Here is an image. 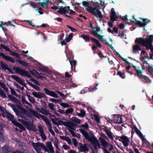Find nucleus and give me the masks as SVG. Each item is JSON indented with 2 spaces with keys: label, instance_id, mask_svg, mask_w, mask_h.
Returning <instances> with one entry per match:
<instances>
[{
  "label": "nucleus",
  "instance_id": "1",
  "mask_svg": "<svg viewBox=\"0 0 153 153\" xmlns=\"http://www.w3.org/2000/svg\"><path fill=\"white\" fill-rule=\"evenodd\" d=\"M82 4L84 7H88L86 9V10L90 13L97 17L98 16L100 18H102V17L101 12L98 9L97 6L94 7L89 6V3L88 1H83Z\"/></svg>",
  "mask_w": 153,
  "mask_h": 153
},
{
  "label": "nucleus",
  "instance_id": "2",
  "mask_svg": "<svg viewBox=\"0 0 153 153\" xmlns=\"http://www.w3.org/2000/svg\"><path fill=\"white\" fill-rule=\"evenodd\" d=\"M152 36L151 35H149L146 40L142 38H137L135 40V42L139 45H140V46H145L148 49L149 47L151 46L152 44L151 38L152 37Z\"/></svg>",
  "mask_w": 153,
  "mask_h": 153
},
{
  "label": "nucleus",
  "instance_id": "3",
  "mask_svg": "<svg viewBox=\"0 0 153 153\" xmlns=\"http://www.w3.org/2000/svg\"><path fill=\"white\" fill-rule=\"evenodd\" d=\"M79 131L82 134L86 140H88L91 142L93 146L94 149L96 150H97V146L96 144V142H95V136L92 134L90 135L88 133L82 129H79Z\"/></svg>",
  "mask_w": 153,
  "mask_h": 153
},
{
  "label": "nucleus",
  "instance_id": "4",
  "mask_svg": "<svg viewBox=\"0 0 153 153\" xmlns=\"http://www.w3.org/2000/svg\"><path fill=\"white\" fill-rule=\"evenodd\" d=\"M7 115L6 117L12 123L16 126L18 127L20 129L23 131L25 130V127L21 123L18 122L16 121L14 119V116L10 113L8 112H6Z\"/></svg>",
  "mask_w": 153,
  "mask_h": 153
},
{
  "label": "nucleus",
  "instance_id": "5",
  "mask_svg": "<svg viewBox=\"0 0 153 153\" xmlns=\"http://www.w3.org/2000/svg\"><path fill=\"white\" fill-rule=\"evenodd\" d=\"M13 69L15 71L16 73L19 74L21 76H25L28 78H30L31 77V76L28 72L25 71L24 69H21L18 67H13Z\"/></svg>",
  "mask_w": 153,
  "mask_h": 153
},
{
  "label": "nucleus",
  "instance_id": "6",
  "mask_svg": "<svg viewBox=\"0 0 153 153\" xmlns=\"http://www.w3.org/2000/svg\"><path fill=\"white\" fill-rule=\"evenodd\" d=\"M133 18L136 21L135 24L137 27H143L144 30H145V26L150 22V20L147 19H142L143 22L134 19V16H133Z\"/></svg>",
  "mask_w": 153,
  "mask_h": 153
},
{
  "label": "nucleus",
  "instance_id": "7",
  "mask_svg": "<svg viewBox=\"0 0 153 153\" xmlns=\"http://www.w3.org/2000/svg\"><path fill=\"white\" fill-rule=\"evenodd\" d=\"M33 146L35 150L38 152H39L41 150L40 148H39V147L43 149L45 152H48V149L46 146L42 143L39 142H37L36 143H33Z\"/></svg>",
  "mask_w": 153,
  "mask_h": 153
},
{
  "label": "nucleus",
  "instance_id": "8",
  "mask_svg": "<svg viewBox=\"0 0 153 153\" xmlns=\"http://www.w3.org/2000/svg\"><path fill=\"white\" fill-rule=\"evenodd\" d=\"M0 46L1 48L5 49L7 51L9 52V53H10V54L11 55L19 59H21V58L18 53H16L15 52L10 51V48L7 47L4 45L3 44L0 45Z\"/></svg>",
  "mask_w": 153,
  "mask_h": 153
},
{
  "label": "nucleus",
  "instance_id": "9",
  "mask_svg": "<svg viewBox=\"0 0 153 153\" xmlns=\"http://www.w3.org/2000/svg\"><path fill=\"white\" fill-rule=\"evenodd\" d=\"M99 140L104 148L105 147L108 148L110 147L109 148V150L111 151L113 149V146L112 145L109 143L108 142H107L105 139L103 138L102 137L99 138Z\"/></svg>",
  "mask_w": 153,
  "mask_h": 153
},
{
  "label": "nucleus",
  "instance_id": "10",
  "mask_svg": "<svg viewBox=\"0 0 153 153\" xmlns=\"http://www.w3.org/2000/svg\"><path fill=\"white\" fill-rule=\"evenodd\" d=\"M43 89L46 95L56 98H59V97L54 91H50L46 88H44Z\"/></svg>",
  "mask_w": 153,
  "mask_h": 153
},
{
  "label": "nucleus",
  "instance_id": "11",
  "mask_svg": "<svg viewBox=\"0 0 153 153\" xmlns=\"http://www.w3.org/2000/svg\"><path fill=\"white\" fill-rule=\"evenodd\" d=\"M30 111L33 115L37 118H39L40 117H41L45 122L48 120L46 117L44 116L39 114L36 111L30 110Z\"/></svg>",
  "mask_w": 153,
  "mask_h": 153
},
{
  "label": "nucleus",
  "instance_id": "12",
  "mask_svg": "<svg viewBox=\"0 0 153 153\" xmlns=\"http://www.w3.org/2000/svg\"><path fill=\"white\" fill-rule=\"evenodd\" d=\"M120 141L125 146L127 147L129 145V140L126 136H122L120 137Z\"/></svg>",
  "mask_w": 153,
  "mask_h": 153
},
{
  "label": "nucleus",
  "instance_id": "13",
  "mask_svg": "<svg viewBox=\"0 0 153 153\" xmlns=\"http://www.w3.org/2000/svg\"><path fill=\"white\" fill-rule=\"evenodd\" d=\"M79 150L81 152H88L89 149L87 146V144L86 143L82 144L81 143H79Z\"/></svg>",
  "mask_w": 153,
  "mask_h": 153
},
{
  "label": "nucleus",
  "instance_id": "14",
  "mask_svg": "<svg viewBox=\"0 0 153 153\" xmlns=\"http://www.w3.org/2000/svg\"><path fill=\"white\" fill-rule=\"evenodd\" d=\"M110 20L114 22L115 21H117V17L114 9L112 8L111 9V14L110 16Z\"/></svg>",
  "mask_w": 153,
  "mask_h": 153
},
{
  "label": "nucleus",
  "instance_id": "15",
  "mask_svg": "<svg viewBox=\"0 0 153 153\" xmlns=\"http://www.w3.org/2000/svg\"><path fill=\"white\" fill-rule=\"evenodd\" d=\"M29 71L32 74L33 76H35L36 77H37L38 78L40 79H45V77L41 76V75L39 74V73L38 72L35 70H33V71H32L31 70H29Z\"/></svg>",
  "mask_w": 153,
  "mask_h": 153
},
{
  "label": "nucleus",
  "instance_id": "16",
  "mask_svg": "<svg viewBox=\"0 0 153 153\" xmlns=\"http://www.w3.org/2000/svg\"><path fill=\"white\" fill-rule=\"evenodd\" d=\"M24 126L29 130H32L36 131V127L33 125L32 123L27 121Z\"/></svg>",
  "mask_w": 153,
  "mask_h": 153
},
{
  "label": "nucleus",
  "instance_id": "17",
  "mask_svg": "<svg viewBox=\"0 0 153 153\" xmlns=\"http://www.w3.org/2000/svg\"><path fill=\"white\" fill-rule=\"evenodd\" d=\"M137 76L141 79L142 81L144 83H148L150 81L149 78L146 76L142 75V72L139 75H138Z\"/></svg>",
  "mask_w": 153,
  "mask_h": 153
},
{
  "label": "nucleus",
  "instance_id": "18",
  "mask_svg": "<svg viewBox=\"0 0 153 153\" xmlns=\"http://www.w3.org/2000/svg\"><path fill=\"white\" fill-rule=\"evenodd\" d=\"M32 94L35 97L39 98L41 99L43 98H45L46 96L44 94L40 92H36L35 91L33 92H32Z\"/></svg>",
  "mask_w": 153,
  "mask_h": 153
},
{
  "label": "nucleus",
  "instance_id": "19",
  "mask_svg": "<svg viewBox=\"0 0 153 153\" xmlns=\"http://www.w3.org/2000/svg\"><path fill=\"white\" fill-rule=\"evenodd\" d=\"M15 113L18 117H20L25 120H27V117L24 114L23 110H21V111H20L18 110Z\"/></svg>",
  "mask_w": 153,
  "mask_h": 153
},
{
  "label": "nucleus",
  "instance_id": "20",
  "mask_svg": "<svg viewBox=\"0 0 153 153\" xmlns=\"http://www.w3.org/2000/svg\"><path fill=\"white\" fill-rule=\"evenodd\" d=\"M51 120L53 124L58 126L59 125H62L63 123H64V121L59 120L58 118L56 119L51 118Z\"/></svg>",
  "mask_w": 153,
  "mask_h": 153
},
{
  "label": "nucleus",
  "instance_id": "21",
  "mask_svg": "<svg viewBox=\"0 0 153 153\" xmlns=\"http://www.w3.org/2000/svg\"><path fill=\"white\" fill-rule=\"evenodd\" d=\"M46 146L48 149V153H54V150L51 141L46 142Z\"/></svg>",
  "mask_w": 153,
  "mask_h": 153
},
{
  "label": "nucleus",
  "instance_id": "22",
  "mask_svg": "<svg viewBox=\"0 0 153 153\" xmlns=\"http://www.w3.org/2000/svg\"><path fill=\"white\" fill-rule=\"evenodd\" d=\"M62 125L67 126L68 128V129H70L71 130H74V127L75 125L72 123L64 122V123H63Z\"/></svg>",
  "mask_w": 153,
  "mask_h": 153
},
{
  "label": "nucleus",
  "instance_id": "23",
  "mask_svg": "<svg viewBox=\"0 0 153 153\" xmlns=\"http://www.w3.org/2000/svg\"><path fill=\"white\" fill-rule=\"evenodd\" d=\"M0 56H2V58L9 61L11 62L14 63L15 62L14 60L11 58L7 56H6L4 53L0 52Z\"/></svg>",
  "mask_w": 153,
  "mask_h": 153
},
{
  "label": "nucleus",
  "instance_id": "24",
  "mask_svg": "<svg viewBox=\"0 0 153 153\" xmlns=\"http://www.w3.org/2000/svg\"><path fill=\"white\" fill-rule=\"evenodd\" d=\"M2 149L4 153H12V152L10 147L7 145H5L2 148Z\"/></svg>",
  "mask_w": 153,
  "mask_h": 153
},
{
  "label": "nucleus",
  "instance_id": "25",
  "mask_svg": "<svg viewBox=\"0 0 153 153\" xmlns=\"http://www.w3.org/2000/svg\"><path fill=\"white\" fill-rule=\"evenodd\" d=\"M134 127L136 132L137 134L141 138L142 140L143 141L144 140H146V138L144 137L143 134L138 129V128L135 126H134Z\"/></svg>",
  "mask_w": 153,
  "mask_h": 153
},
{
  "label": "nucleus",
  "instance_id": "26",
  "mask_svg": "<svg viewBox=\"0 0 153 153\" xmlns=\"http://www.w3.org/2000/svg\"><path fill=\"white\" fill-rule=\"evenodd\" d=\"M114 122L118 124H120L123 123V119L122 117L120 115H117L114 119Z\"/></svg>",
  "mask_w": 153,
  "mask_h": 153
},
{
  "label": "nucleus",
  "instance_id": "27",
  "mask_svg": "<svg viewBox=\"0 0 153 153\" xmlns=\"http://www.w3.org/2000/svg\"><path fill=\"white\" fill-rule=\"evenodd\" d=\"M58 9H59V10H58L57 12L60 14H65L68 13L67 9H66V7H64L63 8H62L61 7L59 6L58 7Z\"/></svg>",
  "mask_w": 153,
  "mask_h": 153
},
{
  "label": "nucleus",
  "instance_id": "28",
  "mask_svg": "<svg viewBox=\"0 0 153 153\" xmlns=\"http://www.w3.org/2000/svg\"><path fill=\"white\" fill-rule=\"evenodd\" d=\"M17 62H18V63L22 65V66L27 67L30 66V64L27 63L25 61L21 60L16 59Z\"/></svg>",
  "mask_w": 153,
  "mask_h": 153
},
{
  "label": "nucleus",
  "instance_id": "29",
  "mask_svg": "<svg viewBox=\"0 0 153 153\" xmlns=\"http://www.w3.org/2000/svg\"><path fill=\"white\" fill-rule=\"evenodd\" d=\"M3 130L2 126L0 124V141L1 142H3L4 140V137L2 132Z\"/></svg>",
  "mask_w": 153,
  "mask_h": 153
},
{
  "label": "nucleus",
  "instance_id": "30",
  "mask_svg": "<svg viewBox=\"0 0 153 153\" xmlns=\"http://www.w3.org/2000/svg\"><path fill=\"white\" fill-rule=\"evenodd\" d=\"M107 128V127H106L105 129V132L111 140H113L114 138L113 137V133L110 131L107 130L106 129Z\"/></svg>",
  "mask_w": 153,
  "mask_h": 153
},
{
  "label": "nucleus",
  "instance_id": "31",
  "mask_svg": "<svg viewBox=\"0 0 153 153\" xmlns=\"http://www.w3.org/2000/svg\"><path fill=\"white\" fill-rule=\"evenodd\" d=\"M11 77L20 84H21L23 82L22 80L17 76L12 75Z\"/></svg>",
  "mask_w": 153,
  "mask_h": 153
},
{
  "label": "nucleus",
  "instance_id": "32",
  "mask_svg": "<svg viewBox=\"0 0 153 153\" xmlns=\"http://www.w3.org/2000/svg\"><path fill=\"white\" fill-rule=\"evenodd\" d=\"M69 60L71 65V69H72L74 66V68L75 69L76 64V61L75 60H72L71 57L69 58Z\"/></svg>",
  "mask_w": 153,
  "mask_h": 153
},
{
  "label": "nucleus",
  "instance_id": "33",
  "mask_svg": "<svg viewBox=\"0 0 153 153\" xmlns=\"http://www.w3.org/2000/svg\"><path fill=\"white\" fill-rule=\"evenodd\" d=\"M90 39L91 41L94 42L96 43L98 47L99 48L102 47V45L98 40L93 37L91 38Z\"/></svg>",
  "mask_w": 153,
  "mask_h": 153
},
{
  "label": "nucleus",
  "instance_id": "34",
  "mask_svg": "<svg viewBox=\"0 0 153 153\" xmlns=\"http://www.w3.org/2000/svg\"><path fill=\"white\" fill-rule=\"evenodd\" d=\"M45 108H42V110L41 111V113L44 115H51V114L49 113V111L47 109H45Z\"/></svg>",
  "mask_w": 153,
  "mask_h": 153
},
{
  "label": "nucleus",
  "instance_id": "35",
  "mask_svg": "<svg viewBox=\"0 0 153 153\" xmlns=\"http://www.w3.org/2000/svg\"><path fill=\"white\" fill-rule=\"evenodd\" d=\"M26 81L27 82L29 85L33 87L37 91H39V88L38 86L33 84L30 82H28L27 80H26Z\"/></svg>",
  "mask_w": 153,
  "mask_h": 153
},
{
  "label": "nucleus",
  "instance_id": "36",
  "mask_svg": "<svg viewBox=\"0 0 153 153\" xmlns=\"http://www.w3.org/2000/svg\"><path fill=\"white\" fill-rule=\"evenodd\" d=\"M81 37L83 38L85 40V41L89 42L90 41V36L89 35H81Z\"/></svg>",
  "mask_w": 153,
  "mask_h": 153
},
{
  "label": "nucleus",
  "instance_id": "37",
  "mask_svg": "<svg viewBox=\"0 0 153 153\" xmlns=\"http://www.w3.org/2000/svg\"><path fill=\"white\" fill-rule=\"evenodd\" d=\"M71 120L75 123L79 124L81 123V120L75 117H73L71 118Z\"/></svg>",
  "mask_w": 153,
  "mask_h": 153
},
{
  "label": "nucleus",
  "instance_id": "38",
  "mask_svg": "<svg viewBox=\"0 0 153 153\" xmlns=\"http://www.w3.org/2000/svg\"><path fill=\"white\" fill-rule=\"evenodd\" d=\"M77 114L79 117H83L85 114V113L83 109H82L80 110V113H77Z\"/></svg>",
  "mask_w": 153,
  "mask_h": 153
},
{
  "label": "nucleus",
  "instance_id": "39",
  "mask_svg": "<svg viewBox=\"0 0 153 153\" xmlns=\"http://www.w3.org/2000/svg\"><path fill=\"white\" fill-rule=\"evenodd\" d=\"M19 108L21 110H23V112L25 115V114L27 116H30V114L29 112L25 108L21 107H20Z\"/></svg>",
  "mask_w": 153,
  "mask_h": 153
},
{
  "label": "nucleus",
  "instance_id": "40",
  "mask_svg": "<svg viewBox=\"0 0 153 153\" xmlns=\"http://www.w3.org/2000/svg\"><path fill=\"white\" fill-rule=\"evenodd\" d=\"M26 95L28 99V100L30 102H32L33 104L35 103V100L33 97L30 96L29 94H27Z\"/></svg>",
  "mask_w": 153,
  "mask_h": 153
},
{
  "label": "nucleus",
  "instance_id": "41",
  "mask_svg": "<svg viewBox=\"0 0 153 153\" xmlns=\"http://www.w3.org/2000/svg\"><path fill=\"white\" fill-rule=\"evenodd\" d=\"M98 85V83H97L95 85L94 87L91 86L88 89L89 91H93L97 90V86Z\"/></svg>",
  "mask_w": 153,
  "mask_h": 153
},
{
  "label": "nucleus",
  "instance_id": "42",
  "mask_svg": "<svg viewBox=\"0 0 153 153\" xmlns=\"http://www.w3.org/2000/svg\"><path fill=\"white\" fill-rule=\"evenodd\" d=\"M94 36L95 37L97 38L100 41H102L104 39V38H103V36L100 35L99 34H95L94 33Z\"/></svg>",
  "mask_w": 153,
  "mask_h": 153
},
{
  "label": "nucleus",
  "instance_id": "43",
  "mask_svg": "<svg viewBox=\"0 0 153 153\" xmlns=\"http://www.w3.org/2000/svg\"><path fill=\"white\" fill-rule=\"evenodd\" d=\"M0 86L6 92H7L9 91L8 88L4 84L2 83L0 81Z\"/></svg>",
  "mask_w": 153,
  "mask_h": 153
},
{
  "label": "nucleus",
  "instance_id": "44",
  "mask_svg": "<svg viewBox=\"0 0 153 153\" xmlns=\"http://www.w3.org/2000/svg\"><path fill=\"white\" fill-rule=\"evenodd\" d=\"M141 46L139 45L138 44H136L133 47V51H137L138 50H140L141 48H140Z\"/></svg>",
  "mask_w": 153,
  "mask_h": 153
},
{
  "label": "nucleus",
  "instance_id": "45",
  "mask_svg": "<svg viewBox=\"0 0 153 153\" xmlns=\"http://www.w3.org/2000/svg\"><path fill=\"white\" fill-rule=\"evenodd\" d=\"M74 111V109L72 108H70L66 110L65 112V113L66 115H68L69 114L72 113Z\"/></svg>",
  "mask_w": 153,
  "mask_h": 153
},
{
  "label": "nucleus",
  "instance_id": "46",
  "mask_svg": "<svg viewBox=\"0 0 153 153\" xmlns=\"http://www.w3.org/2000/svg\"><path fill=\"white\" fill-rule=\"evenodd\" d=\"M102 42L103 43H104L105 44L108 45L111 49H113V47L112 46V45L109 44L108 42H107L106 39H104Z\"/></svg>",
  "mask_w": 153,
  "mask_h": 153
},
{
  "label": "nucleus",
  "instance_id": "47",
  "mask_svg": "<svg viewBox=\"0 0 153 153\" xmlns=\"http://www.w3.org/2000/svg\"><path fill=\"white\" fill-rule=\"evenodd\" d=\"M48 107L51 110H53L56 109V106L53 103H49L48 104Z\"/></svg>",
  "mask_w": 153,
  "mask_h": 153
},
{
  "label": "nucleus",
  "instance_id": "48",
  "mask_svg": "<svg viewBox=\"0 0 153 153\" xmlns=\"http://www.w3.org/2000/svg\"><path fill=\"white\" fill-rule=\"evenodd\" d=\"M8 105L10 106L14 112L16 113L17 111L18 110L15 107L14 105L12 103H9Z\"/></svg>",
  "mask_w": 153,
  "mask_h": 153
},
{
  "label": "nucleus",
  "instance_id": "49",
  "mask_svg": "<svg viewBox=\"0 0 153 153\" xmlns=\"http://www.w3.org/2000/svg\"><path fill=\"white\" fill-rule=\"evenodd\" d=\"M40 70L42 71L45 72L46 73H48V68L47 67H43L39 68Z\"/></svg>",
  "mask_w": 153,
  "mask_h": 153
},
{
  "label": "nucleus",
  "instance_id": "50",
  "mask_svg": "<svg viewBox=\"0 0 153 153\" xmlns=\"http://www.w3.org/2000/svg\"><path fill=\"white\" fill-rule=\"evenodd\" d=\"M133 67L136 72L137 76L138 75H139L142 73V71L141 70H138L137 69V67L135 66H133Z\"/></svg>",
  "mask_w": 153,
  "mask_h": 153
},
{
  "label": "nucleus",
  "instance_id": "51",
  "mask_svg": "<svg viewBox=\"0 0 153 153\" xmlns=\"http://www.w3.org/2000/svg\"><path fill=\"white\" fill-rule=\"evenodd\" d=\"M133 67L136 72L137 76L138 75H139L142 73V71L141 70H138L137 69V67L135 66H133Z\"/></svg>",
  "mask_w": 153,
  "mask_h": 153
},
{
  "label": "nucleus",
  "instance_id": "52",
  "mask_svg": "<svg viewBox=\"0 0 153 153\" xmlns=\"http://www.w3.org/2000/svg\"><path fill=\"white\" fill-rule=\"evenodd\" d=\"M117 74L120 77L123 79H124L125 77V75L124 73H121L120 71H118Z\"/></svg>",
  "mask_w": 153,
  "mask_h": 153
},
{
  "label": "nucleus",
  "instance_id": "53",
  "mask_svg": "<svg viewBox=\"0 0 153 153\" xmlns=\"http://www.w3.org/2000/svg\"><path fill=\"white\" fill-rule=\"evenodd\" d=\"M96 29V30H93L92 31H91V33L94 35V33L95 34H98V32H99L100 30V28L99 27H97Z\"/></svg>",
  "mask_w": 153,
  "mask_h": 153
},
{
  "label": "nucleus",
  "instance_id": "54",
  "mask_svg": "<svg viewBox=\"0 0 153 153\" xmlns=\"http://www.w3.org/2000/svg\"><path fill=\"white\" fill-rule=\"evenodd\" d=\"M0 65L1 66L2 68L4 70H6L8 66L6 64H4L2 62H0Z\"/></svg>",
  "mask_w": 153,
  "mask_h": 153
},
{
  "label": "nucleus",
  "instance_id": "55",
  "mask_svg": "<svg viewBox=\"0 0 153 153\" xmlns=\"http://www.w3.org/2000/svg\"><path fill=\"white\" fill-rule=\"evenodd\" d=\"M39 4L44 7H45L44 6H45V8L46 9H47L48 7L47 2H39Z\"/></svg>",
  "mask_w": 153,
  "mask_h": 153
},
{
  "label": "nucleus",
  "instance_id": "56",
  "mask_svg": "<svg viewBox=\"0 0 153 153\" xmlns=\"http://www.w3.org/2000/svg\"><path fill=\"white\" fill-rule=\"evenodd\" d=\"M13 102H16V103L20 105H21V103L20 102V101L18 99H17L15 97L12 100Z\"/></svg>",
  "mask_w": 153,
  "mask_h": 153
},
{
  "label": "nucleus",
  "instance_id": "57",
  "mask_svg": "<svg viewBox=\"0 0 153 153\" xmlns=\"http://www.w3.org/2000/svg\"><path fill=\"white\" fill-rule=\"evenodd\" d=\"M0 95H1L2 97L4 98L7 97L6 94L4 93L3 91L1 88H0Z\"/></svg>",
  "mask_w": 153,
  "mask_h": 153
},
{
  "label": "nucleus",
  "instance_id": "58",
  "mask_svg": "<svg viewBox=\"0 0 153 153\" xmlns=\"http://www.w3.org/2000/svg\"><path fill=\"white\" fill-rule=\"evenodd\" d=\"M147 71L148 72L152 73L153 72V67L151 65H149Z\"/></svg>",
  "mask_w": 153,
  "mask_h": 153
},
{
  "label": "nucleus",
  "instance_id": "59",
  "mask_svg": "<svg viewBox=\"0 0 153 153\" xmlns=\"http://www.w3.org/2000/svg\"><path fill=\"white\" fill-rule=\"evenodd\" d=\"M81 127L84 128L85 129H87L88 128L89 125L88 123H86L85 124H82L81 125Z\"/></svg>",
  "mask_w": 153,
  "mask_h": 153
},
{
  "label": "nucleus",
  "instance_id": "60",
  "mask_svg": "<svg viewBox=\"0 0 153 153\" xmlns=\"http://www.w3.org/2000/svg\"><path fill=\"white\" fill-rule=\"evenodd\" d=\"M58 139H57V140H55L53 141V143L54 146H55V147L56 149H58L59 150V148L58 146Z\"/></svg>",
  "mask_w": 153,
  "mask_h": 153
},
{
  "label": "nucleus",
  "instance_id": "61",
  "mask_svg": "<svg viewBox=\"0 0 153 153\" xmlns=\"http://www.w3.org/2000/svg\"><path fill=\"white\" fill-rule=\"evenodd\" d=\"M73 144L74 146H76L78 144V142L77 140L75 138H73L72 140Z\"/></svg>",
  "mask_w": 153,
  "mask_h": 153
},
{
  "label": "nucleus",
  "instance_id": "62",
  "mask_svg": "<svg viewBox=\"0 0 153 153\" xmlns=\"http://www.w3.org/2000/svg\"><path fill=\"white\" fill-rule=\"evenodd\" d=\"M50 101L53 102H59L61 101L59 100H56L54 98H51L50 99Z\"/></svg>",
  "mask_w": 153,
  "mask_h": 153
},
{
  "label": "nucleus",
  "instance_id": "63",
  "mask_svg": "<svg viewBox=\"0 0 153 153\" xmlns=\"http://www.w3.org/2000/svg\"><path fill=\"white\" fill-rule=\"evenodd\" d=\"M45 122L46 123L47 126H48L49 128H52V127L51 125V123L49 120H47Z\"/></svg>",
  "mask_w": 153,
  "mask_h": 153
},
{
  "label": "nucleus",
  "instance_id": "64",
  "mask_svg": "<svg viewBox=\"0 0 153 153\" xmlns=\"http://www.w3.org/2000/svg\"><path fill=\"white\" fill-rule=\"evenodd\" d=\"M60 104L61 106L63 107L64 108L69 107L70 106L69 105L66 103H62Z\"/></svg>",
  "mask_w": 153,
  "mask_h": 153
}]
</instances>
